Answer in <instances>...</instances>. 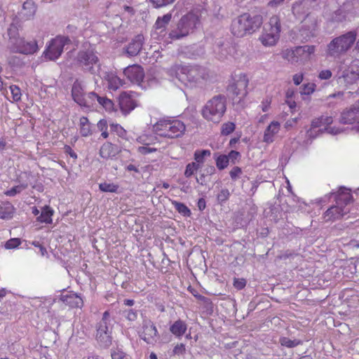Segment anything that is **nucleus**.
I'll return each instance as SVG.
<instances>
[{
    "mask_svg": "<svg viewBox=\"0 0 359 359\" xmlns=\"http://www.w3.org/2000/svg\"><path fill=\"white\" fill-rule=\"evenodd\" d=\"M264 22L263 16L260 14L251 15L244 13L233 18L230 25L231 34L237 38H243L257 32Z\"/></svg>",
    "mask_w": 359,
    "mask_h": 359,
    "instance_id": "1",
    "label": "nucleus"
},
{
    "mask_svg": "<svg viewBox=\"0 0 359 359\" xmlns=\"http://www.w3.org/2000/svg\"><path fill=\"white\" fill-rule=\"evenodd\" d=\"M154 133L162 137L175 139L181 137L186 131L183 121L173 116L160 118L154 126Z\"/></svg>",
    "mask_w": 359,
    "mask_h": 359,
    "instance_id": "2",
    "label": "nucleus"
},
{
    "mask_svg": "<svg viewBox=\"0 0 359 359\" xmlns=\"http://www.w3.org/2000/svg\"><path fill=\"white\" fill-rule=\"evenodd\" d=\"M8 48L13 53L32 55L39 50L36 41H27L25 38L20 36L18 27L13 24L8 29Z\"/></svg>",
    "mask_w": 359,
    "mask_h": 359,
    "instance_id": "3",
    "label": "nucleus"
},
{
    "mask_svg": "<svg viewBox=\"0 0 359 359\" xmlns=\"http://www.w3.org/2000/svg\"><path fill=\"white\" fill-rule=\"evenodd\" d=\"M201 12L199 10L191 11L182 17L177 24V30L170 32L172 40L180 39L192 32L200 24Z\"/></svg>",
    "mask_w": 359,
    "mask_h": 359,
    "instance_id": "4",
    "label": "nucleus"
},
{
    "mask_svg": "<svg viewBox=\"0 0 359 359\" xmlns=\"http://www.w3.org/2000/svg\"><path fill=\"white\" fill-rule=\"evenodd\" d=\"M355 31H350L341 36L334 38L327 45V55L330 57H339L351 48L356 40Z\"/></svg>",
    "mask_w": 359,
    "mask_h": 359,
    "instance_id": "5",
    "label": "nucleus"
},
{
    "mask_svg": "<svg viewBox=\"0 0 359 359\" xmlns=\"http://www.w3.org/2000/svg\"><path fill=\"white\" fill-rule=\"evenodd\" d=\"M224 96H215L209 100L202 109L203 117L208 121L219 123L226 111Z\"/></svg>",
    "mask_w": 359,
    "mask_h": 359,
    "instance_id": "6",
    "label": "nucleus"
},
{
    "mask_svg": "<svg viewBox=\"0 0 359 359\" xmlns=\"http://www.w3.org/2000/svg\"><path fill=\"white\" fill-rule=\"evenodd\" d=\"M280 19L278 15H274L269 18L259 40L264 46H275L280 39Z\"/></svg>",
    "mask_w": 359,
    "mask_h": 359,
    "instance_id": "7",
    "label": "nucleus"
},
{
    "mask_svg": "<svg viewBox=\"0 0 359 359\" xmlns=\"http://www.w3.org/2000/svg\"><path fill=\"white\" fill-rule=\"evenodd\" d=\"M110 318L109 311H105L100 321L96 325L95 339L100 346L106 348L111 345L113 339L112 326L109 327Z\"/></svg>",
    "mask_w": 359,
    "mask_h": 359,
    "instance_id": "8",
    "label": "nucleus"
},
{
    "mask_svg": "<svg viewBox=\"0 0 359 359\" xmlns=\"http://www.w3.org/2000/svg\"><path fill=\"white\" fill-rule=\"evenodd\" d=\"M249 79L245 74L241 73L233 79V81L228 86V90L232 98L237 102L244 100L248 94V87Z\"/></svg>",
    "mask_w": 359,
    "mask_h": 359,
    "instance_id": "9",
    "label": "nucleus"
},
{
    "mask_svg": "<svg viewBox=\"0 0 359 359\" xmlns=\"http://www.w3.org/2000/svg\"><path fill=\"white\" fill-rule=\"evenodd\" d=\"M72 96L74 101L79 106L90 108L95 103L97 94L93 92L85 93L81 84L78 81H76L72 86Z\"/></svg>",
    "mask_w": 359,
    "mask_h": 359,
    "instance_id": "10",
    "label": "nucleus"
},
{
    "mask_svg": "<svg viewBox=\"0 0 359 359\" xmlns=\"http://www.w3.org/2000/svg\"><path fill=\"white\" fill-rule=\"evenodd\" d=\"M316 51L315 46H297L283 52V57L291 62H305L310 60Z\"/></svg>",
    "mask_w": 359,
    "mask_h": 359,
    "instance_id": "11",
    "label": "nucleus"
},
{
    "mask_svg": "<svg viewBox=\"0 0 359 359\" xmlns=\"http://www.w3.org/2000/svg\"><path fill=\"white\" fill-rule=\"evenodd\" d=\"M71 41L69 37L63 36H57L52 39L49 45L44 50L43 55L46 60H57L63 52L65 45L70 43Z\"/></svg>",
    "mask_w": 359,
    "mask_h": 359,
    "instance_id": "12",
    "label": "nucleus"
},
{
    "mask_svg": "<svg viewBox=\"0 0 359 359\" xmlns=\"http://www.w3.org/2000/svg\"><path fill=\"white\" fill-rule=\"evenodd\" d=\"M359 81V61L353 60L342 72L338 78V83L348 87Z\"/></svg>",
    "mask_w": 359,
    "mask_h": 359,
    "instance_id": "13",
    "label": "nucleus"
},
{
    "mask_svg": "<svg viewBox=\"0 0 359 359\" xmlns=\"http://www.w3.org/2000/svg\"><path fill=\"white\" fill-rule=\"evenodd\" d=\"M78 62L85 69L95 73L94 65L100 68L99 60L95 53L92 50L80 51L77 56Z\"/></svg>",
    "mask_w": 359,
    "mask_h": 359,
    "instance_id": "14",
    "label": "nucleus"
},
{
    "mask_svg": "<svg viewBox=\"0 0 359 359\" xmlns=\"http://www.w3.org/2000/svg\"><path fill=\"white\" fill-rule=\"evenodd\" d=\"M140 337L148 344L156 343L159 339V335L154 323L151 320L144 321Z\"/></svg>",
    "mask_w": 359,
    "mask_h": 359,
    "instance_id": "15",
    "label": "nucleus"
},
{
    "mask_svg": "<svg viewBox=\"0 0 359 359\" xmlns=\"http://www.w3.org/2000/svg\"><path fill=\"white\" fill-rule=\"evenodd\" d=\"M341 122L344 124H355L358 131L359 128V100L350 108L344 110L341 115Z\"/></svg>",
    "mask_w": 359,
    "mask_h": 359,
    "instance_id": "16",
    "label": "nucleus"
},
{
    "mask_svg": "<svg viewBox=\"0 0 359 359\" xmlns=\"http://www.w3.org/2000/svg\"><path fill=\"white\" fill-rule=\"evenodd\" d=\"M126 77L133 83L140 85L144 78V71L140 65H129L123 70Z\"/></svg>",
    "mask_w": 359,
    "mask_h": 359,
    "instance_id": "17",
    "label": "nucleus"
},
{
    "mask_svg": "<svg viewBox=\"0 0 359 359\" xmlns=\"http://www.w3.org/2000/svg\"><path fill=\"white\" fill-rule=\"evenodd\" d=\"M136 93L130 91V92H123L121 93L119 96V105L121 111L124 114H128L132 110H133L136 106Z\"/></svg>",
    "mask_w": 359,
    "mask_h": 359,
    "instance_id": "18",
    "label": "nucleus"
},
{
    "mask_svg": "<svg viewBox=\"0 0 359 359\" xmlns=\"http://www.w3.org/2000/svg\"><path fill=\"white\" fill-rule=\"evenodd\" d=\"M60 300L72 309L82 308L83 301L81 296L73 292H68L60 295Z\"/></svg>",
    "mask_w": 359,
    "mask_h": 359,
    "instance_id": "19",
    "label": "nucleus"
},
{
    "mask_svg": "<svg viewBox=\"0 0 359 359\" xmlns=\"http://www.w3.org/2000/svg\"><path fill=\"white\" fill-rule=\"evenodd\" d=\"M348 211L340 205H332L323 215L325 222H333L341 219Z\"/></svg>",
    "mask_w": 359,
    "mask_h": 359,
    "instance_id": "20",
    "label": "nucleus"
},
{
    "mask_svg": "<svg viewBox=\"0 0 359 359\" xmlns=\"http://www.w3.org/2000/svg\"><path fill=\"white\" fill-rule=\"evenodd\" d=\"M144 43V36L142 34L137 35L126 46L125 52L128 56H136L141 51Z\"/></svg>",
    "mask_w": 359,
    "mask_h": 359,
    "instance_id": "21",
    "label": "nucleus"
},
{
    "mask_svg": "<svg viewBox=\"0 0 359 359\" xmlns=\"http://www.w3.org/2000/svg\"><path fill=\"white\" fill-rule=\"evenodd\" d=\"M36 12V5L32 0H27L22 4L20 16L22 20H29L34 18Z\"/></svg>",
    "mask_w": 359,
    "mask_h": 359,
    "instance_id": "22",
    "label": "nucleus"
},
{
    "mask_svg": "<svg viewBox=\"0 0 359 359\" xmlns=\"http://www.w3.org/2000/svg\"><path fill=\"white\" fill-rule=\"evenodd\" d=\"M335 202L337 205L345 206L353 202V196L350 190L346 189H341L336 194Z\"/></svg>",
    "mask_w": 359,
    "mask_h": 359,
    "instance_id": "23",
    "label": "nucleus"
},
{
    "mask_svg": "<svg viewBox=\"0 0 359 359\" xmlns=\"http://www.w3.org/2000/svg\"><path fill=\"white\" fill-rule=\"evenodd\" d=\"M280 125L278 121H272L266 128L263 141L266 143H271L274 140V136L279 132Z\"/></svg>",
    "mask_w": 359,
    "mask_h": 359,
    "instance_id": "24",
    "label": "nucleus"
},
{
    "mask_svg": "<svg viewBox=\"0 0 359 359\" xmlns=\"http://www.w3.org/2000/svg\"><path fill=\"white\" fill-rule=\"evenodd\" d=\"M117 151V147L109 142L104 143L100 149V156L104 159H109L114 157Z\"/></svg>",
    "mask_w": 359,
    "mask_h": 359,
    "instance_id": "25",
    "label": "nucleus"
},
{
    "mask_svg": "<svg viewBox=\"0 0 359 359\" xmlns=\"http://www.w3.org/2000/svg\"><path fill=\"white\" fill-rule=\"evenodd\" d=\"M169 330L175 337L180 339L187 332V325L184 320L179 319L170 326Z\"/></svg>",
    "mask_w": 359,
    "mask_h": 359,
    "instance_id": "26",
    "label": "nucleus"
},
{
    "mask_svg": "<svg viewBox=\"0 0 359 359\" xmlns=\"http://www.w3.org/2000/svg\"><path fill=\"white\" fill-rule=\"evenodd\" d=\"M79 131L82 137H88L92 135V125L86 116H81L79 119Z\"/></svg>",
    "mask_w": 359,
    "mask_h": 359,
    "instance_id": "27",
    "label": "nucleus"
},
{
    "mask_svg": "<svg viewBox=\"0 0 359 359\" xmlns=\"http://www.w3.org/2000/svg\"><path fill=\"white\" fill-rule=\"evenodd\" d=\"M106 81H107V88L111 90H118L124 83L122 79L114 74H108Z\"/></svg>",
    "mask_w": 359,
    "mask_h": 359,
    "instance_id": "28",
    "label": "nucleus"
},
{
    "mask_svg": "<svg viewBox=\"0 0 359 359\" xmlns=\"http://www.w3.org/2000/svg\"><path fill=\"white\" fill-rule=\"evenodd\" d=\"M53 213V210L50 206L46 205L42 208L41 215L37 217L36 220L40 223L51 224Z\"/></svg>",
    "mask_w": 359,
    "mask_h": 359,
    "instance_id": "29",
    "label": "nucleus"
},
{
    "mask_svg": "<svg viewBox=\"0 0 359 359\" xmlns=\"http://www.w3.org/2000/svg\"><path fill=\"white\" fill-rule=\"evenodd\" d=\"M14 213V207L10 203L0 205V218L8 219L12 218Z\"/></svg>",
    "mask_w": 359,
    "mask_h": 359,
    "instance_id": "30",
    "label": "nucleus"
},
{
    "mask_svg": "<svg viewBox=\"0 0 359 359\" xmlns=\"http://www.w3.org/2000/svg\"><path fill=\"white\" fill-rule=\"evenodd\" d=\"M96 100L107 111L111 112L114 111V104L110 99L107 97H100L97 95L95 101Z\"/></svg>",
    "mask_w": 359,
    "mask_h": 359,
    "instance_id": "31",
    "label": "nucleus"
},
{
    "mask_svg": "<svg viewBox=\"0 0 359 359\" xmlns=\"http://www.w3.org/2000/svg\"><path fill=\"white\" fill-rule=\"evenodd\" d=\"M172 205L175 210L184 217H190L191 212L190 209L183 203L172 201Z\"/></svg>",
    "mask_w": 359,
    "mask_h": 359,
    "instance_id": "32",
    "label": "nucleus"
},
{
    "mask_svg": "<svg viewBox=\"0 0 359 359\" xmlns=\"http://www.w3.org/2000/svg\"><path fill=\"white\" fill-rule=\"evenodd\" d=\"M172 18L170 13H167L163 17H158L155 22L154 27L156 29H165Z\"/></svg>",
    "mask_w": 359,
    "mask_h": 359,
    "instance_id": "33",
    "label": "nucleus"
},
{
    "mask_svg": "<svg viewBox=\"0 0 359 359\" xmlns=\"http://www.w3.org/2000/svg\"><path fill=\"white\" fill-rule=\"evenodd\" d=\"M211 155V152L210 150H196L194 153V160L195 163H198L200 167L205 161V156H210Z\"/></svg>",
    "mask_w": 359,
    "mask_h": 359,
    "instance_id": "34",
    "label": "nucleus"
},
{
    "mask_svg": "<svg viewBox=\"0 0 359 359\" xmlns=\"http://www.w3.org/2000/svg\"><path fill=\"white\" fill-rule=\"evenodd\" d=\"M119 186L114 183L103 182L99 184V189L102 192L116 193Z\"/></svg>",
    "mask_w": 359,
    "mask_h": 359,
    "instance_id": "35",
    "label": "nucleus"
},
{
    "mask_svg": "<svg viewBox=\"0 0 359 359\" xmlns=\"http://www.w3.org/2000/svg\"><path fill=\"white\" fill-rule=\"evenodd\" d=\"M97 128L102 132L101 137L107 139L109 137L108 123L106 119H101L97 122Z\"/></svg>",
    "mask_w": 359,
    "mask_h": 359,
    "instance_id": "36",
    "label": "nucleus"
},
{
    "mask_svg": "<svg viewBox=\"0 0 359 359\" xmlns=\"http://www.w3.org/2000/svg\"><path fill=\"white\" fill-rule=\"evenodd\" d=\"M110 129L111 133L120 137H124L126 135V130L118 123H110Z\"/></svg>",
    "mask_w": 359,
    "mask_h": 359,
    "instance_id": "37",
    "label": "nucleus"
},
{
    "mask_svg": "<svg viewBox=\"0 0 359 359\" xmlns=\"http://www.w3.org/2000/svg\"><path fill=\"white\" fill-rule=\"evenodd\" d=\"M201 168L200 165H198V163L192 162L190 163H188L186 166V169L184 171V176L186 177H190L192 176L198 170Z\"/></svg>",
    "mask_w": 359,
    "mask_h": 359,
    "instance_id": "38",
    "label": "nucleus"
},
{
    "mask_svg": "<svg viewBox=\"0 0 359 359\" xmlns=\"http://www.w3.org/2000/svg\"><path fill=\"white\" fill-rule=\"evenodd\" d=\"M13 102H18L21 100L22 93L20 88L16 85H11L10 87Z\"/></svg>",
    "mask_w": 359,
    "mask_h": 359,
    "instance_id": "39",
    "label": "nucleus"
},
{
    "mask_svg": "<svg viewBox=\"0 0 359 359\" xmlns=\"http://www.w3.org/2000/svg\"><path fill=\"white\" fill-rule=\"evenodd\" d=\"M217 168L222 170L226 168L229 165V158L226 155H219L216 159Z\"/></svg>",
    "mask_w": 359,
    "mask_h": 359,
    "instance_id": "40",
    "label": "nucleus"
},
{
    "mask_svg": "<svg viewBox=\"0 0 359 359\" xmlns=\"http://www.w3.org/2000/svg\"><path fill=\"white\" fill-rule=\"evenodd\" d=\"M236 126L233 122H226L222 124L221 133L223 135H228L233 133L235 130Z\"/></svg>",
    "mask_w": 359,
    "mask_h": 359,
    "instance_id": "41",
    "label": "nucleus"
},
{
    "mask_svg": "<svg viewBox=\"0 0 359 359\" xmlns=\"http://www.w3.org/2000/svg\"><path fill=\"white\" fill-rule=\"evenodd\" d=\"M8 65L11 67H19L23 65L22 60L16 55H11L7 59Z\"/></svg>",
    "mask_w": 359,
    "mask_h": 359,
    "instance_id": "42",
    "label": "nucleus"
},
{
    "mask_svg": "<svg viewBox=\"0 0 359 359\" xmlns=\"http://www.w3.org/2000/svg\"><path fill=\"white\" fill-rule=\"evenodd\" d=\"M316 85L313 83H308L303 85L301 93L310 95L316 90Z\"/></svg>",
    "mask_w": 359,
    "mask_h": 359,
    "instance_id": "43",
    "label": "nucleus"
},
{
    "mask_svg": "<svg viewBox=\"0 0 359 359\" xmlns=\"http://www.w3.org/2000/svg\"><path fill=\"white\" fill-rule=\"evenodd\" d=\"M111 356L112 359H128V355L118 348L111 351Z\"/></svg>",
    "mask_w": 359,
    "mask_h": 359,
    "instance_id": "44",
    "label": "nucleus"
},
{
    "mask_svg": "<svg viewBox=\"0 0 359 359\" xmlns=\"http://www.w3.org/2000/svg\"><path fill=\"white\" fill-rule=\"evenodd\" d=\"M27 188V185L20 184L12 187L11 189L6 191L5 194L8 196H14L17 194L20 193L22 190Z\"/></svg>",
    "mask_w": 359,
    "mask_h": 359,
    "instance_id": "45",
    "label": "nucleus"
},
{
    "mask_svg": "<svg viewBox=\"0 0 359 359\" xmlns=\"http://www.w3.org/2000/svg\"><path fill=\"white\" fill-rule=\"evenodd\" d=\"M185 353L186 346L185 344L183 343L177 344L172 349V354L174 355H184Z\"/></svg>",
    "mask_w": 359,
    "mask_h": 359,
    "instance_id": "46",
    "label": "nucleus"
},
{
    "mask_svg": "<svg viewBox=\"0 0 359 359\" xmlns=\"http://www.w3.org/2000/svg\"><path fill=\"white\" fill-rule=\"evenodd\" d=\"M21 244L20 238H13L7 241L5 243V248L6 249H14L18 248Z\"/></svg>",
    "mask_w": 359,
    "mask_h": 359,
    "instance_id": "47",
    "label": "nucleus"
},
{
    "mask_svg": "<svg viewBox=\"0 0 359 359\" xmlns=\"http://www.w3.org/2000/svg\"><path fill=\"white\" fill-rule=\"evenodd\" d=\"M230 196L229 191L227 189H222L217 194V198L219 203L226 202Z\"/></svg>",
    "mask_w": 359,
    "mask_h": 359,
    "instance_id": "48",
    "label": "nucleus"
},
{
    "mask_svg": "<svg viewBox=\"0 0 359 359\" xmlns=\"http://www.w3.org/2000/svg\"><path fill=\"white\" fill-rule=\"evenodd\" d=\"M247 281L245 278H237L233 279V285L238 290H241L246 286Z\"/></svg>",
    "mask_w": 359,
    "mask_h": 359,
    "instance_id": "49",
    "label": "nucleus"
},
{
    "mask_svg": "<svg viewBox=\"0 0 359 359\" xmlns=\"http://www.w3.org/2000/svg\"><path fill=\"white\" fill-rule=\"evenodd\" d=\"M242 170L238 166L233 167L229 172L230 177L232 180H236L242 174Z\"/></svg>",
    "mask_w": 359,
    "mask_h": 359,
    "instance_id": "50",
    "label": "nucleus"
},
{
    "mask_svg": "<svg viewBox=\"0 0 359 359\" xmlns=\"http://www.w3.org/2000/svg\"><path fill=\"white\" fill-rule=\"evenodd\" d=\"M280 344L282 346L288 347V348H293L299 344V342H297L296 341L291 340L287 337H283L280 339Z\"/></svg>",
    "mask_w": 359,
    "mask_h": 359,
    "instance_id": "51",
    "label": "nucleus"
},
{
    "mask_svg": "<svg viewBox=\"0 0 359 359\" xmlns=\"http://www.w3.org/2000/svg\"><path fill=\"white\" fill-rule=\"evenodd\" d=\"M271 101H272L271 97H267L266 99H264L262 102L260 107L262 108V110L264 112H266L269 109V108L271 107Z\"/></svg>",
    "mask_w": 359,
    "mask_h": 359,
    "instance_id": "52",
    "label": "nucleus"
},
{
    "mask_svg": "<svg viewBox=\"0 0 359 359\" xmlns=\"http://www.w3.org/2000/svg\"><path fill=\"white\" fill-rule=\"evenodd\" d=\"M156 8L166 6L172 3L175 0H150Z\"/></svg>",
    "mask_w": 359,
    "mask_h": 359,
    "instance_id": "53",
    "label": "nucleus"
},
{
    "mask_svg": "<svg viewBox=\"0 0 359 359\" xmlns=\"http://www.w3.org/2000/svg\"><path fill=\"white\" fill-rule=\"evenodd\" d=\"M156 151V149L151 148V147H149L147 146L139 147L138 149H137V151L140 154H143V155H146V154L152 153V152Z\"/></svg>",
    "mask_w": 359,
    "mask_h": 359,
    "instance_id": "54",
    "label": "nucleus"
},
{
    "mask_svg": "<svg viewBox=\"0 0 359 359\" xmlns=\"http://www.w3.org/2000/svg\"><path fill=\"white\" fill-rule=\"evenodd\" d=\"M332 72L329 69H324L320 72L318 78L321 80H327L332 77Z\"/></svg>",
    "mask_w": 359,
    "mask_h": 359,
    "instance_id": "55",
    "label": "nucleus"
},
{
    "mask_svg": "<svg viewBox=\"0 0 359 359\" xmlns=\"http://www.w3.org/2000/svg\"><path fill=\"white\" fill-rule=\"evenodd\" d=\"M311 128H319L321 126H324L322 116L314 118L311 121Z\"/></svg>",
    "mask_w": 359,
    "mask_h": 359,
    "instance_id": "56",
    "label": "nucleus"
},
{
    "mask_svg": "<svg viewBox=\"0 0 359 359\" xmlns=\"http://www.w3.org/2000/svg\"><path fill=\"white\" fill-rule=\"evenodd\" d=\"M64 150H65V154L69 155L74 159L76 160L77 158V154H76V152L72 149V148L70 146L65 145Z\"/></svg>",
    "mask_w": 359,
    "mask_h": 359,
    "instance_id": "57",
    "label": "nucleus"
},
{
    "mask_svg": "<svg viewBox=\"0 0 359 359\" xmlns=\"http://www.w3.org/2000/svg\"><path fill=\"white\" fill-rule=\"evenodd\" d=\"M226 156L229 158V161L231 160L233 163H234V161L236 160H237L240 157L241 155L238 151L232 150Z\"/></svg>",
    "mask_w": 359,
    "mask_h": 359,
    "instance_id": "58",
    "label": "nucleus"
},
{
    "mask_svg": "<svg viewBox=\"0 0 359 359\" xmlns=\"http://www.w3.org/2000/svg\"><path fill=\"white\" fill-rule=\"evenodd\" d=\"M303 79H304L303 73L296 74L292 77L293 82L296 86L299 85L302 82Z\"/></svg>",
    "mask_w": 359,
    "mask_h": 359,
    "instance_id": "59",
    "label": "nucleus"
},
{
    "mask_svg": "<svg viewBox=\"0 0 359 359\" xmlns=\"http://www.w3.org/2000/svg\"><path fill=\"white\" fill-rule=\"evenodd\" d=\"M137 313L133 309H130L127 311L126 318L130 321L135 320L137 319Z\"/></svg>",
    "mask_w": 359,
    "mask_h": 359,
    "instance_id": "60",
    "label": "nucleus"
},
{
    "mask_svg": "<svg viewBox=\"0 0 359 359\" xmlns=\"http://www.w3.org/2000/svg\"><path fill=\"white\" fill-rule=\"evenodd\" d=\"M297 120H298L297 118H292V119L287 120L286 121V123H285V128L289 129V128H292L294 124L297 123Z\"/></svg>",
    "mask_w": 359,
    "mask_h": 359,
    "instance_id": "61",
    "label": "nucleus"
},
{
    "mask_svg": "<svg viewBox=\"0 0 359 359\" xmlns=\"http://www.w3.org/2000/svg\"><path fill=\"white\" fill-rule=\"evenodd\" d=\"M197 206L201 211L203 210L206 207L205 200L203 198H199L197 203Z\"/></svg>",
    "mask_w": 359,
    "mask_h": 359,
    "instance_id": "62",
    "label": "nucleus"
},
{
    "mask_svg": "<svg viewBox=\"0 0 359 359\" xmlns=\"http://www.w3.org/2000/svg\"><path fill=\"white\" fill-rule=\"evenodd\" d=\"M285 0H271L268 3V6L270 7H277L282 4Z\"/></svg>",
    "mask_w": 359,
    "mask_h": 359,
    "instance_id": "63",
    "label": "nucleus"
},
{
    "mask_svg": "<svg viewBox=\"0 0 359 359\" xmlns=\"http://www.w3.org/2000/svg\"><path fill=\"white\" fill-rule=\"evenodd\" d=\"M322 116V118L323 121L324 126H327L332 123L333 119H332V116Z\"/></svg>",
    "mask_w": 359,
    "mask_h": 359,
    "instance_id": "64",
    "label": "nucleus"
}]
</instances>
